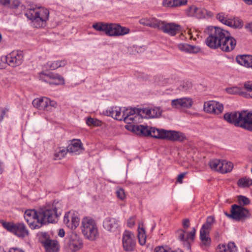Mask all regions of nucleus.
I'll list each match as a JSON object with an SVG mask.
<instances>
[{"mask_svg":"<svg viewBox=\"0 0 252 252\" xmlns=\"http://www.w3.org/2000/svg\"><path fill=\"white\" fill-rule=\"evenodd\" d=\"M63 205L59 201H54L52 205H47L39 209L27 210L24 218L32 229H39L43 225L53 223L62 212Z\"/></svg>","mask_w":252,"mask_h":252,"instance_id":"obj_1","label":"nucleus"},{"mask_svg":"<svg viewBox=\"0 0 252 252\" xmlns=\"http://www.w3.org/2000/svg\"><path fill=\"white\" fill-rule=\"evenodd\" d=\"M132 131L136 134L150 136L156 138L168 139L171 141H182L185 139L183 133L174 130H167L143 125H133Z\"/></svg>","mask_w":252,"mask_h":252,"instance_id":"obj_2","label":"nucleus"},{"mask_svg":"<svg viewBox=\"0 0 252 252\" xmlns=\"http://www.w3.org/2000/svg\"><path fill=\"white\" fill-rule=\"evenodd\" d=\"M223 117L227 122L252 131V113L247 111L232 112L225 114Z\"/></svg>","mask_w":252,"mask_h":252,"instance_id":"obj_3","label":"nucleus"},{"mask_svg":"<svg viewBox=\"0 0 252 252\" xmlns=\"http://www.w3.org/2000/svg\"><path fill=\"white\" fill-rule=\"evenodd\" d=\"M25 15L32 21L34 27L39 28L46 26L49 19V11L43 7L32 6L27 10Z\"/></svg>","mask_w":252,"mask_h":252,"instance_id":"obj_4","label":"nucleus"},{"mask_svg":"<svg viewBox=\"0 0 252 252\" xmlns=\"http://www.w3.org/2000/svg\"><path fill=\"white\" fill-rule=\"evenodd\" d=\"M93 28L96 31L103 32L110 36H122L129 32V29L118 24L98 22L94 24Z\"/></svg>","mask_w":252,"mask_h":252,"instance_id":"obj_5","label":"nucleus"},{"mask_svg":"<svg viewBox=\"0 0 252 252\" xmlns=\"http://www.w3.org/2000/svg\"><path fill=\"white\" fill-rule=\"evenodd\" d=\"M227 31L220 28L211 27L208 28V36L205 40L206 45L211 49L220 48Z\"/></svg>","mask_w":252,"mask_h":252,"instance_id":"obj_6","label":"nucleus"},{"mask_svg":"<svg viewBox=\"0 0 252 252\" xmlns=\"http://www.w3.org/2000/svg\"><path fill=\"white\" fill-rule=\"evenodd\" d=\"M81 230L85 237L90 241H94L99 236L96 223L90 218L86 217L82 220Z\"/></svg>","mask_w":252,"mask_h":252,"instance_id":"obj_7","label":"nucleus"},{"mask_svg":"<svg viewBox=\"0 0 252 252\" xmlns=\"http://www.w3.org/2000/svg\"><path fill=\"white\" fill-rule=\"evenodd\" d=\"M3 227L19 238H24L29 234V230L23 222L14 223L12 222H2Z\"/></svg>","mask_w":252,"mask_h":252,"instance_id":"obj_8","label":"nucleus"},{"mask_svg":"<svg viewBox=\"0 0 252 252\" xmlns=\"http://www.w3.org/2000/svg\"><path fill=\"white\" fill-rule=\"evenodd\" d=\"M82 246V240L75 233L71 232L65 239V247L68 252H76Z\"/></svg>","mask_w":252,"mask_h":252,"instance_id":"obj_9","label":"nucleus"},{"mask_svg":"<svg viewBox=\"0 0 252 252\" xmlns=\"http://www.w3.org/2000/svg\"><path fill=\"white\" fill-rule=\"evenodd\" d=\"M33 106L40 110L51 111L57 107V103L46 97L35 98L32 101Z\"/></svg>","mask_w":252,"mask_h":252,"instance_id":"obj_10","label":"nucleus"},{"mask_svg":"<svg viewBox=\"0 0 252 252\" xmlns=\"http://www.w3.org/2000/svg\"><path fill=\"white\" fill-rule=\"evenodd\" d=\"M232 206L234 220L236 221H244L250 218L251 213L247 208L237 204H234Z\"/></svg>","mask_w":252,"mask_h":252,"instance_id":"obj_11","label":"nucleus"},{"mask_svg":"<svg viewBox=\"0 0 252 252\" xmlns=\"http://www.w3.org/2000/svg\"><path fill=\"white\" fill-rule=\"evenodd\" d=\"M7 63L12 66L16 67L22 64L23 62L24 54L21 50H15L6 56Z\"/></svg>","mask_w":252,"mask_h":252,"instance_id":"obj_12","label":"nucleus"},{"mask_svg":"<svg viewBox=\"0 0 252 252\" xmlns=\"http://www.w3.org/2000/svg\"><path fill=\"white\" fill-rule=\"evenodd\" d=\"M123 246L124 249L126 252H132L134 250L136 244L134 234L129 231H125L123 235Z\"/></svg>","mask_w":252,"mask_h":252,"instance_id":"obj_13","label":"nucleus"},{"mask_svg":"<svg viewBox=\"0 0 252 252\" xmlns=\"http://www.w3.org/2000/svg\"><path fill=\"white\" fill-rule=\"evenodd\" d=\"M188 15L195 17L199 19L210 18L213 16L212 12L204 8H198L194 5L190 6L188 10Z\"/></svg>","mask_w":252,"mask_h":252,"instance_id":"obj_14","label":"nucleus"},{"mask_svg":"<svg viewBox=\"0 0 252 252\" xmlns=\"http://www.w3.org/2000/svg\"><path fill=\"white\" fill-rule=\"evenodd\" d=\"M159 27L158 29L161 30L164 33H166L170 35L174 36L177 33L179 32L180 26L174 23H166L165 22L159 20Z\"/></svg>","mask_w":252,"mask_h":252,"instance_id":"obj_15","label":"nucleus"},{"mask_svg":"<svg viewBox=\"0 0 252 252\" xmlns=\"http://www.w3.org/2000/svg\"><path fill=\"white\" fill-rule=\"evenodd\" d=\"M225 37L223 39L220 49L226 52L232 51L236 45L235 39L230 35V33L227 31V34L225 33Z\"/></svg>","mask_w":252,"mask_h":252,"instance_id":"obj_16","label":"nucleus"},{"mask_svg":"<svg viewBox=\"0 0 252 252\" xmlns=\"http://www.w3.org/2000/svg\"><path fill=\"white\" fill-rule=\"evenodd\" d=\"M204 110L208 113L219 114L222 112L223 106L217 101H209L204 103Z\"/></svg>","mask_w":252,"mask_h":252,"instance_id":"obj_17","label":"nucleus"},{"mask_svg":"<svg viewBox=\"0 0 252 252\" xmlns=\"http://www.w3.org/2000/svg\"><path fill=\"white\" fill-rule=\"evenodd\" d=\"M192 104V99L190 97H183L173 99L171 103L172 107L176 109L189 108L191 107Z\"/></svg>","mask_w":252,"mask_h":252,"instance_id":"obj_18","label":"nucleus"},{"mask_svg":"<svg viewBox=\"0 0 252 252\" xmlns=\"http://www.w3.org/2000/svg\"><path fill=\"white\" fill-rule=\"evenodd\" d=\"M79 219L70 212L65 214L63 222L69 228L75 229L79 225Z\"/></svg>","mask_w":252,"mask_h":252,"instance_id":"obj_19","label":"nucleus"},{"mask_svg":"<svg viewBox=\"0 0 252 252\" xmlns=\"http://www.w3.org/2000/svg\"><path fill=\"white\" fill-rule=\"evenodd\" d=\"M104 228L110 232H115L119 228V220L114 218L107 217L103 222Z\"/></svg>","mask_w":252,"mask_h":252,"instance_id":"obj_20","label":"nucleus"},{"mask_svg":"<svg viewBox=\"0 0 252 252\" xmlns=\"http://www.w3.org/2000/svg\"><path fill=\"white\" fill-rule=\"evenodd\" d=\"M67 152L72 153L74 155H78L83 150L82 144L80 140H74L72 143L69 144L66 150Z\"/></svg>","mask_w":252,"mask_h":252,"instance_id":"obj_21","label":"nucleus"},{"mask_svg":"<svg viewBox=\"0 0 252 252\" xmlns=\"http://www.w3.org/2000/svg\"><path fill=\"white\" fill-rule=\"evenodd\" d=\"M124 121L128 124L133 123L137 115V108H126L123 111Z\"/></svg>","mask_w":252,"mask_h":252,"instance_id":"obj_22","label":"nucleus"},{"mask_svg":"<svg viewBox=\"0 0 252 252\" xmlns=\"http://www.w3.org/2000/svg\"><path fill=\"white\" fill-rule=\"evenodd\" d=\"M237 62L243 66L252 68V56L249 55H239L236 58Z\"/></svg>","mask_w":252,"mask_h":252,"instance_id":"obj_23","label":"nucleus"},{"mask_svg":"<svg viewBox=\"0 0 252 252\" xmlns=\"http://www.w3.org/2000/svg\"><path fill=\"white\" fill-rule=\"evenodd\" d=\"M187 0H163L162 4L167 7H175L187 4Z\"/></svg>","mask_w":252,"mask_h":252,"instance_id":"obj_24","label":"nucleus"},{"mask_svg":"<svg viewBox=\"0 0 252 252\" xmlns=\"http://www.w3.org/2000/svg\"><path fill=\"white\" fill-rule=\"evenodd\" d=\"M47 252H57L59 250V244L57 240L50 239L43 246Z\"/></svg>","mask_w":252,"mask_h":252,"instance_id":"obj_25","label":"nucleus"},{"mask_svg":"<svg viewBox=\"0 0 252 252\" xmlns=\"http://www.w3.org/2000/svg\"><path fill=\"white\" fill-rule=\"evenodd\" d=\"M159 20L155 18L151 19L142 18L139 20L140 24L154 28H158V27H159Z\"/></svg>","mask_w":252,"mask_h":252,"instance_id":"obj_26","label":"nucleus"},{"mask_svg":"<svg viewBox=\"0 0 252 252\" xmlns=\"http://www.w3.org/2000/svg\"><path fill=\"white\" fill-rule=\"evenodd\" d=\"M216 223V220L214 216H210L207 217L206 222L202 225L200 230H204L210 232L214 224Z\"/></svg>","mask_w":252,"mask_h":252,"instance_id":"obj_27","label":"nucleus"},{"mask_svg":"<svg viewBox=\"0 0 252 252\" xmlns=\"http://www.w3.org/2000/svg\"><path fill=\"white\" fill-rule=\"evenodd\" d=\"M66 64V61L64 60L54 62H48L46 64V67L51 70H55L59 67L65 66Z\"/></svg>","mask_w":252,"mask_h":252,"instance_id":"obj_28","label":"nucleus"},{"mask_svg":"<svg viewBox=\"0 0 252 252\" xmlns=\"http://www.w3.org/2000/svg\"><path fill=\"white\" fill-rule=\"evenodd\" d=\"M209 233L204 230H200V239L202 246L207 247L210 245L211 239L209 237Z\"/></svg>","mask_w":252,"mask_h":252,"instance_id":"obj_29","label":"nucleus"},{"mask_svg":"<svg viewBox=\"0 0 252 252\" xmlns=\"http://www.w3.org/2000/svg\"><path fill=\"white\" fill-rule=\"evenodd\" d=\"M233 167L232 162L226 160H221L220 166H219V172L221 173H226L230 172Z\"/></svg>","mask_w":252,"mask_h":252,"instance_id":"obj_30","label":"nucleus"},{"mask_svg":"<svg viewBox=\"0 0 252 252\" xmlns=\"http://www.w3.org/2000/svg\"><path fill=\"white\" fill-rule=\"evenodd\" d=\"M36 238L42 246L51 239L48 233L46 232H38L36 234Z\"/></svg>","mask_w":252,"mask_h":252,"instance_id":"obj_31","label":"nucleus"},{"mask_svg":"<svg viewBox=\"0 0 252 252\" xmlns=\"http://www.w3.org/2000/svg\"><path fill=\"white\" fill-rule=\"evenodd\" d=\"M236 249V246L234 242H229L227 245H223L219 246L217 252H232Z\"/></svg>","mask_w":252,"mask_h":252,"instance_id":"obj_32","label":"nucleus"},{"mask_svg":"<svg viewBox=\"0 0 252 252\" xmlns=\"http://www.w3.org/2000/svg\"><path fill=\"white\" fill-rule=\"evenodd\" d=\"M227 93L232 94H239L244 97H248L250 95L246 94H244V91L238 87H234L226 89Z\"/></svg>","mask_w":252,"mask_h":252,"instance_id":"obj_33","label":"nucleus"},{"mask_svg":"<svg viewBox=\"0 0 252 252\" xmlns=\"http://www.w3.org/2000/svg\"><path fill=\"white\" fill-rule=\"evenodd\" d=\"M50 78L53 79V80L50 82V84L54 85H61L64 84V79L61 75L53 73H50L49 74Z\"/></svg>","mask_w":252,"mask_h":252,"instance_id":"obj_34","label":"nucleus"},{"mask_svg":"<svg viewBox=\"0 0 252 252\" xmlns=\"http://www.w3.org/2000/svg\"><path fill=\"white\" fill-rule=\"evenodd\" d=\"M238 186L241 188H248L252 186V179L246 177L240 178L237 182Z\"/></svg>","mask_w":252,"mask_h":252,"instance_id":"obj_35","label":"nucleus"},{"mask_svg":"<svg viewBox=\"0 0 252 252\" xmlns=\"http://www.w3.org/2000/svg\"><path fill=\"white\" fill-rule=\"evenodd\" d=\"M178 47L179 50L182 51H185L187 53H194L195 51L194 49L195 47L192 46L186 43H180L178 45Z\"/></svg>","mask_w":252,"mask_h":252,"instance_id":"obj_36","label":"nucleus"},{"mask_svg":"<svg viewBox=\"0 0 252 252\" xmlns=\"http://www.w3.org/2000/svg\"><path fill=\"white\" fill-rule=\"evenodd\" d=\"M138 238L139 243L141 246L145 244L146 236L145 231L143 228H140V227H139L138 229Z\"/></svg>","mask_w":252,"mask_h":252,"instance_id":"obj_37","label":"nucleus"},{"mask_svg":"<svg viewBox=\"0 0 252 252\" xmlns=\"http://www.w3.org/2000/svg\"><path fill=\"white\" fill-rule=\"evenodd\" d=\"M227 26L235 28H241L243 27V23L242 21L238 18H230Z\"/></svg>","mask_w":252,"mask_h":252,"instance_id":"obj_38","label":"nucleus"},{"mask_svg":"<svg viewBox=\"0 0 252 252\" xmlns=\"http://www.w3.org/2000/svg\"><path fill=\"white\" fill-rule=\"evenodd\" d=\"M216 18L220 22L227 26L230 20V18L228 17V15L223 12L218 13L216 16Z\"/></svg>","mask_w":252,"mask_h":252,"instance_id":"obj_39","label":"nucleus"},{"mask_svg":"<svg viewBox=\"0 0 252 252\" xmlns=\"http://www.w3.org/2000/svg\"><path fill=\"white\" fill-rule=\"evenodd\" d=\"M66 149L60 148L59 150H56L54 153V159L60 160L64 157L67 153Z\"/></svg>","mask_w":252,"mask_h":252,"instance_id":"obj_40","label":"nucleus"},{"mask_svg":"<svg viewBox=\"0 0 252 252\" xmlns=\"http://www.w3.org/2000/svg\"><path fill=\"white\" fill-rule=\"evenodd\" d=\"M221 160L217 159H214L209 161L210 168L214 170L219 172V166H220Z\"/></svg>","mask_w":252,"mask_h":252,"instance_id":"obj_41","label":"nucleus"},{"mask_svg":"<svg viewBox=\"0 0 252 252\" xmlns=\"http://www.w3.org/2000/svg\"><path fill=\"white\" fill-rule=\"evenodd\" d=\"M244 87L246 91H244V94H249L250 96L245 97L246 98H252V81H248L245 83Z\"/></svg>","mask_w":252,"mask_h":252,"instance_id":"obj_42","label":"nucleus"},{"mask_svg":"<svg viewBox=\"0 0 252 252\" xmlns=\"http://www.w3.org/2000/svg\"><path fill=\"white\" fill-rule=\"evenodd\" d=\"M244 87L246 91H244V94H249L250 96L245 97L246 98H252V81H248L245 83Z\"/></svg>","mask_w":252,"mask_h":252,"instance_id":"obj_43","label":"nucleus"},{"mask_svg":"<svg viewBox=\"0 0 252 252\" xmlns=\"http://www.w3.org/2000/svg\"><path fill=\"white\" fill-rule=\"evenodd\" d=\"M86 123L89 126H100L101 125V121L97 119L88 118L86 120Z\"/></svg>","mask_w":252,"mask_h":252,"instance_id":"obj_44","label":"nucleus"},{"mask_svg":"<svg viewBox=\"0 0 252 252\" xmlns=\"http://www.w3.org/2000/svg\"><path fill=\"white\" fill-rule=\"evenodd\" d=\"M149 113V117L150 118H155L158 117L160 116L161 114V111L160 109L158 107H156L153 109H149V111H148Z\"/></svg>","mask_w":252,"mask_h":252,"instance_id":"obj_45","label":"nucleus"},{"mask_svg":"<svg viewBox=\"0 0 252 252\" xmlns=\"http://www.w3.org/2000/svg\"><path fill=\"white\" fill-rule=\"evenodd\" d=\"M238 201L239 204V206L243 207L250 203V199L247 197L243 195H239L238 196Z\"/></svg>","mask_w":252,"mask_h":252,"instance_id":"obj_46","label":"nucleus"},{"mask_svg":"<svg viewBox=\"0 0 252 252\" xmlns=\"http://www.w3.org/2000/svg\"><path fill=\"white\" fill-rule=\"evenodd\" d=\"M149 109L147 108H137V115L142 118L149 117Z\"/></svg>","mask_w":252,"mask_h":252,"instance_id":"obj_47","label":"nucleus"},{"mask_svg":"<svg viewBox=\"0 0 252 252\" xmlns=\"http://www.w3.org/2000/svg\"><path fill=\"white\" fill-rule=\"evenodd\" d=\"M114 119L119 121H124V116L123 114H121V109L117 107L116 111H115V114L114 115Z\"/></svg>","mask_w":252,"mask_h":252,"instance_id":"obj_48","label":"nucleus"},{"mask_svg":"<svg viewBox=\"0 0 252 252\" xmlns=\"http://www.w3.org/2000/svg\"><path fill=\"white\" fill-rule=\"evenodd\" d=\"M196 229L194 227L192 228L191 231L188 233L187 236L186 237V241L188 240L193 241L195 235Z\"/></svg>","mask_w":252,"mask_h":252,"instance_id":"obj_49","label":"nucleus"},{"mask_svg":"<svg viewBox=\"0 0 252 252\" xmlns=\"http://www.w3.org/2000/svg\"><path fill=\"white\" fill-rule=\"evenodd\" d=\"M21 2L19 0H10L9 1V5L8 8L11 9H15L18 7Z\"/></svg>","mask_w":252,"mask_h":252,"instance_id":"obj_50","label":"nucleus"},{"mask_svg":"<svg viewBox=\"0 0 252 252\" xmlns=\"http://www.w3.org/2000/svg\"><path fill=\"white\" fill-rule=\"evenodd\" d=\"M177 235L178 237V239L182 242H186V237L185 236V234L186 233V231L183 229H179L177 232Z\"/></svg>","mask_w":252,"mask_h":252,"instance_id":"obj_51","label":"nucleus"},{"mask_svg":"<svg viewBox=\"0 0 252 252\" xmlns=\"http://www.w3.org/2000/svg\"><path fill=\"white\" fill-rule=\"evenodd\" d=\"M116 193L118 198L121 200H124L126 198L125 193L123 189L119 188L117 189Z\"/></svg>","mask_w":252,"mask_h":252,"instance_id":"obj_52","label":"nucleus"},{"mask_svg":"<svg viewBox=\"0 0 252 252\" xmlns=\"http://www.w3.org/2000/svg\"><path fill=\"white\" fill-rule=\"evenodd\" d=\"M191 87V84L189 82H183L180 87V89L182 91H186Z\"/></svg>","mask_w":252,"mask_h":252,"instance_id":"obj_53","label":"nucleus"},{"mask_svg":"<svg viewBox=\"0 0 252 252\" xmlns=\"http://www.w3.org/2000/svg\"><path fill=\"white\" fill-rule=\"evenodd\" d=\"M7 64V59L6 56L0 58V69L4 68Z\"/></svg>","mask_w":252,"mask_h":252,"instance_id":"obj_54","label":"nucleus"},{"mask_svg":"<svg viewBox=\"0 0 252 252\" xmlns=\"http://www.w3.org/2000/svg\"><path fill=\"white\" fill-rule=\"evenodd\" d=\"M117 109V107H112L111 109L107 110L106 111L107 115L109 116H110L113 118L114 115L115 114V111H116Z\"/></svg>","mask_w":252,"mask_h":252,"instance_id":"obj_55","label":"nucleus"},{"mask_svg":"<svg viewBox=\"0 0 252 252\" xmlns=\"http://www.w3.org/2000/svg\"><path fill=\"white\" fill-rule=\"evenodd\" d=\"M155 252H168L163 246L157 247L155 249Z\"/></svg>","mask_w":252,"mask_h":252,"instance_id":"obj_56","label":"nucleus"},{"mask_svg":"<svg viewBox=\"0 0 252 252\" xmlns=\"http://www.w3.org/2000/svg\"><path fill=\"white\" fill-rule=\"evenodd\" d=\"M183 226L185 229H187L189 226V220L188 219L184 220Z\"/></svg>","mask_w":252,"mask_h":252,"instance_id":"obj_57","label":"nucleus"},{"mask_svg":"<svg viewBox=\"0 0 252 252\" xmlns=\"http://www.w3.org/2000/svg\"><path fill=\"white\" fill-rule=\"evenodd\" d=\"M10 0H0V4L2 6L8 7L9 5V1Z\"/></svg>","mask_w":252,"mask_h":252,"instance_id":"obj_58","label":"nucleus"},{"mask_svg":"<svg viewBox=\"0 0 252 252\" xmlns=\"http://www.w3.org/2000/svg\"><path fill=\"white\" fill-rule=\"evenodd\" d=\"M186 174V172L182 173L178 176L177 182L179 183H182V179L184 178Z\"/></svg>","mask_w":252,"mask_h":252,"instance_id":"obj_59","label":"nucleus"},{"mask_svg":"<svg viewBox=\"0 0 252 252\" xmlns=\"http://www.w3.org/2000/svg\"><path fill=\"white\" fill-rule=\"evenodd\" d=\"M135 224L134 220L133 218H129L127 221V225L129 227H132Z\"/></svg>","mask_w":252,"mask_h":252,"instance_id":"obj_60","label":"nucleus"},{"mask_svg":"<svg viewBox=\"0 0 252 252\" xmlns=\"http://www.w3.org/2000/svg\"><path fill=\"white\" fill-rule=\"evenodd\" d=\"M224 214L226 216H227L228 218L231 219L233 220V209H232V206H231V213L229 214L226 212H224Z\"/></svg>","mask_w":252,"mask_h":252,"instance_id":"obj_61","label":"nucleus"},{"mask_svg":"<svg viewBox=\"0 0 252 252\" xmlns=\"http://www.w3.org/2000/svg\"><path fill=\"white\" fill-rule=\"evenodd\" d=\"M8 111V110L6 108H5L2 110L1 115L0 116V122L3 120L4 116Z\"/></svg>","mask_w":252,"mask_h":252,"instance_id":"obj_62","label":"nucleus"},{"mask_svg":"<svg viewBox=\"0 0 252 252\" xmlns=\"http://www.w3.org/2000/svg\"><path fill=\"white\" fill-rule=\"evenodd\" d=\"M65 235L64 230L63 229H60L58 232V235L61 237H63Z\"/></svg>","mask_w":252,"mask_h":252,"instance_id":"obj_63","label":"nucleus"},{"mask_svg":"<svg viewBox=\"0 0 252 252\" xmlns=\"http://www.w3.org/2000/svg\"><path fill=\"white\" fill-rule=\"evenodd\" d=\"M8 252H24L23 251L17 248H11Z\"/></svg>","mask_w":252,"mask_h":252,"instance_id":"obj_64","label":"nucleus"}]
</instances>
